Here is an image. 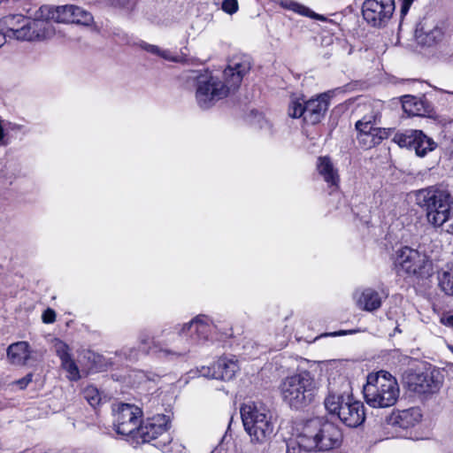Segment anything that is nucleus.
Segmentation results:
<instances>
[{
    "label": "nucleus",
    "instance_id": "obj_43",
    "mask_svg": "<svg viewBox=\"0 0 453 453\" xmlns=\"http://www.w3.org/2000/svg\"><path fill=\"white\" fill-rule=\"evenodd\" d=\"M413 2H414V0H403V4H402V8H401V13L403 15H405L408 12V11Z\"/></svg>",
    "mask_w": 453,
    "mask_h": 453
},
{
    "label": "nucleus",
    "instance_id": "obj_38",
    "mask_svg": "<svg viewBox=\"0 0 453 453\" xmlns=\"http://www.w3.org/2000/svg\"><path fill=\"white\" fill-rule=\"evenodd\" d=\"M42 322L45 324H51L56 320V312L54 310L48 308L42 315Z\"/></svg>",
    "mask_w": 453,
    "mask_h": 453
},
{
    "label": "nucleus",
    "instance_id": "obj_2",
    "mask_svg": "<svg viewBox=\"0 0 453 453\" xmlns=\"http://www.w3.org/2000/svg\"><path fill=\"white\" fill-rule=\"evenodd\" d=\"M327 381V394L324 400L326 411L337 415L347 426L357 427L363 424L365 419V406L353 397L347 377L332 371Z\"/></svg>",
    "mask_w": 453,
    "mask_h": 453
},
{
    "label": "nucleus",
    "instance_id": "obj_25",
    "mask_svg": "<svg viewBox=\"0 0 453 453\" xmlns=\"http://www.w3.org/2000/svg\"><path fill=\"white\" fill-rule=\"evenodd\" d=\"M30 346L27 342H18L7 349V357L12 365H23L30 357Z\"/></svg>",
    "mask_w": 453,
    "mask_h": 453
},
{
    "label": "nucleus",
    "instance_id": "obj_18",
    "mask_svg": "<svg viewBox=\"0 0 453 453\" xmlns=\"http://www.w3.org/2000/svg\"><path fill=\"white\" fill-rule=\"evenodd\" d=\"M421 418V411L418 408L403 410L389 418L387 429L395 430L392 436L407 437V430L418 424Z\"/></svg>",
    "mask_w": 453,
    "mask_h": 453
},
{
    "label": "nucleus",
    "instance_id": "obj_20",
    "mask_svg": "<svg viewBox=\"0 0 453 453\" xmlns=\"http://www.w3.org/2000/svg\"><path fill=\"white\" fill-rule=\"evenodd\" d=\"M386 297L387 295L383 291L372 288H358L353 295L356 306L359 310L368 312L379 310Z\"/></svg>",
    "mask_w": 453,
    "mask_h": 453
},
{
    "label": "nucleus",
    "instance_id": "obj_46",
    "mask_svg": "<svg viewBox=\"0 0 453 453\" xmlns=\"http://www.w3.org/2000/svg\"><path fill=\"white\" fill-rule=\"evenodd\" d=\"M298 452H299L298 449H296L295 447L290 448L289 446H288L286 453H298Z\"/></svg>",
    "mask_w": 453,
    "mask_h": 453
},
{
    "label": "nucleus",
    "instance_id": "obj_3",
    "mask_svg": "<svg viewBox=\"0 0 453 453\" xmlns=\"http://www.w3.org/2000/svg\"><path fill=\"white\" fill-rule=\"evenodd\" d=\"M215 330L216 326L211 318L203 314L197 315L188 322L175 325L173 332H162L166 341L173 343L171 350L164 352L179 357H184L193 347L212 340Z\"/></svg>",
    "mask_w": 453,
    "mask_h": 453
},
{
    "label": "nucleus",
    "instance_id": "obj_33",
    "mask_svg": "<svg viewBox=\"0 0 453 453\" xmlns=\"http://www.w3.org/2000/svg\"><path fill=\"white\" fill-rule=\"evenodd\" d=\"M61 366L67 372V378L69 380H77L80 379L79 368L73 358L62 362Z\"/></svg>",
    "mask_w": 453,
    "mask_h": 453
},
{
    "label": "nucleus",
    "instance_id": "obj_6",
    "mask_svg": "<svg viewBox=\"0 0 453 453\" xmlns=\"http://www.w3.org/2000/svg\"><path fill=\"white\" fill-rule=\"evenodd\" d=\"M416 203L426 211L427 222L440 227L453 215V199L447 190L435 186L415 192Z\"/></svg>",
    "mask_w": 453,
    "mask_h": 453
},
{
    "label": "nucleus",
    "instance_id": "obj_16",
    "mask_svg": "<svg viewBox=\"0 0 453 453\" xmlns=\"http://www.w3.org/2000/svg\"><path fill=\"white\" fill-rule=\"evenodd\" d=\"M375 116H365L356 123L357 140L364 149H371L389 135V130L375 127Z\"/></svg>",
    "mask_w": 453,
    "mask_h": 453
},
{
    "label": "nucleus",
    "instance_id": "obj_31",
    "mask_svg": "<svg viewBox=\"0 0 453 453\" xmlns=\"http://www.w3.org/2000/svg\"><path fill=\"white\" fill-rule=\"evenodd\" d=\"M83 396L92 407L99 405L102 400L101 393L92 385L88 386L83 389Z\"/></svg>",
    "mask_w": 453,
    "mask_h": 453
},
{
    "label": "nucleus",
    "instance_id": "obj_42",
    "mask_svg": "<svg viewBox=\"0 0 453 453\" xmlns=\"http://www.w3.org/2000/svg\"><path fill=\"white\" fill-rule=\"evenodd\" d=\"M33 375L31 373L27 374L24 378L16 381V384L19 387V388H25L31 381Z\"/></svg>",
    "mask_w": 453,
    "mask_h": 453
},
{
    "label": "nucleus",
    "instance_id": "obj_36",
    "mask_svg": "<svg viewBox=\"0 0 453 453\" xmlns=\"http://www.w3.org/2000/svg\"><path fill=\"white\" fill-rule=\"evenodd\" d=\"M221 9L224 12L233 15L239 10L237 0H224L222 2Z\"/></svg>",
    "mask_w": 453,
    "mask_h": 453
},
{
    "label": "nucleus",
    "instance_id": "obj_35",
    "mask_svg": "<svg viewBox=\"0 0 453 453\" xmlns=\"http://www.w3.org/2000/svg\"><path fill=\"white\" fill-rule=\"evenodd\" d=\"M138 0H107V3L114 7L123 9L127 12L132 11Z\"/></svg>",
    "mask_w": 453,
    "mask_h": 453
},
{
    "label": "nucleus",
    "instance_id": "obj_44",
    "mask_svg": "<svg viewBox=\"0 0 453 453\" xmlns=\"http://www.w3.org/2000/svg\"><path fill=\"white\" fill-rule=\"evenodd\" d=\"M441 321L442 324L453 327V315L443 317Z\"/></svg>",
    "mask_w": 453,
    "mask_h": 453
},
{
    "label": "nucleus",
    "instance_id": "obj_39",
    "mask_svg": "<svg viewBox=\"0 0 453 453\" xmlns=\"http://www.w3.org/2000/svg\"><path fill=\"white\" fill-rule=\"evenodd\" d=\"M140 47L146 50L149 53L158 56L160 48L157 45L150 44L148 42H142L140 43Z\"/></svg>",
    "mask_w": 453,
    "mask_h": 453
},
{
    "label": "nucleus",
    "instance_id": "obj_28",
    "mask_svg": "<svg viewBox=\"0 0 453 453\" xmlns=\"http://www.w3.org/2000/svg\"><path fill=\"white\" fill-rule=\"evenodd\" d=\"M441 289L447 295H453V264L448 265L438 273Z\"/></svg>",
    "mask_w": 453,
    "mask_h": 453
},
{
    "label": "nucleus",
    "instance_id": "obj_45",
    "mask_svg": "<svg viewBox=\"0 0 453 453\" xmlns=\"http://www.w3.org/2000/svg\"><path fill=\"white\" fill-rule=\"evenodd\" d=\"M345 334H347L346 331H339V332H334V333L328 334L327 335L338 336V335H345Z\"/></svg>",
    "mask_w": 453,
    "mask_h": 453
},
{
    "label": "nucleus",
    "instance_id": "obj_47",
    "mask_svg": "<svg viewBox=\"0 0 453 453\" xmlns=\"http://www.w3.org/2000/svg\"><path fill=\"white\" fill-rule=\"evenodd\" d=\"M5 42V36L4 35H2V33L0 32V47L3 46Z\"/></svg>",
    "mask_w": 453,
    "mask_h": 453
},
{
    "label": "nucleus",
    "instance_id": "obj_49",
    "mask_svg": "<svg viewBox=\"0 0 453 453\" xmlns=\"http://www.w3.org/2000/svg\"><path fill=\"white\" fill-rule=\"evenodd\" d=\"M4 0H0V3H2Z\"/></svg>",
    "mask_w": 453,
    "mask_h": 453
},
{
    "label": "nucleus",
    "instance_id": "obj_21",
    "mask_svg": "<svg viewBox=\"0 0 453 453\" xmlns=\"http://www.w3.org/2000/svg\"><path fill=\"white\" fill-rule=\"evenodd\" d=\"M416 38L418 43L430 47L443 40L444 30L439 23L426 19L417 27Z\"/></svg>",
    "mask_w": 453,
    "mask_h": 453
},
{
    "label": "nucleus",
    "instance_id": "obj_11",
    "mask_svg": "<svg viewBox=\"0 0 453 453\" xmlns=\"http://www.w3.org/2000/svg\"><path fill=\"white\" fill-rule=\"evenodd\" d=\"M404 382L410 391L419 395L434 394L442 385L441 372L429 365L422 371L410 372L404 376Z\"/></svg>",
    "mask_w": 453,
    "mask_h": 453
},
{
    "label": "nucleus",
    "instance_id": "obj_5",
    "mask_svg": "<svg viewBox=\"0 0 453 453\" xmlns=\"http://www.w3.org/2000/svg\"><path fill=\"white\" fill-rule=\"evenodd\" d=\"M342 441L341 429L332 422L320 418L309 420L297 437L299 448L306 451H327L338 448Z\"/></svg>",
    "mask_w": 453,
    "mask_h": 453
},
{
    "label": "nucleus",
    "instance_id": "obj_41",
    "mask_svg": "<svg viewBox=\"0 0 453 453\" xmlns=\"http://www.w3.org/2000/svg\"><path fill=\"white\" fill-rule=\"evenodd\" d=\"M122 351L126 357L130 360H134L138 357V351L133 348H126Z\"/></svg>",
    "mask_w": 453,
    "mask_h": 453
},
{
    "label": "nucleus",
    "instance_id": "obj_10",
    "mask_svg": "<svg viewBox=\"0 0 453 453\" xmlns=\"http://www.w3.org/2000/svg\"><path fill=\"white\" fill-rule=\"evenodd\" d=\"M170 417L165 414H157L146 418L137 430V437L143 442L154 441L153 445L161 450H166L172 441L168 433Z\"/></svg>",
    "mask_w": 453,
    "mask_h": 453
},
{
    "label": "nucleus",
    "instance_id": "obj_7",
    "mask_svg": "<svg viewBox=\"0 0 453 453\" xmlns=\"http://www.w3.org/2000/svg\"><path fill=\"white\" fill-rule=\"evenodd\" d=\"M318 391V383L306 371L286 377L280 386L283 402L296 410H302L310 405L314 401Z\"/></svg>",
    "mask_w": 453,
    "mask_h": 453
},
{
    "label": "nucleus",
    "instance_id": "obj_22",
    "mask_svg": "<svg viewBox=\"0 0 453 453\" xmlns=\"http://www.w3.org/2000/svg\"><path fill=\"white\" fill-rule=\"evenodd\" d=\"M27 19L21 14L7 15L0 19L1 32L6 37L16 40H24Z\"/></svg>",
    "mask_w": 453,
    "mask_h": 453
},
{
    "label": "nucleus",
    "instance_id": "obj_29",
    "mask_svg": "<svg viewBox=\"0 0 453 453\" xmlns=\"http://www.w3.org/2000/svg\"><path fill=\"white\" fill-rule=\"evenodd\" d=\"M280 5L287 10L293 11V12L299 13L301 15H303V16L312 17V18H315V19H320V20L324 19L320 15L315 14L309 8H307L304 5H302L299 3L295 2L293 0H283L280 2Z\"/></svg>",
    "mask_w": 453,
    "mask_h": 453
},
{
    "label": "nucleus",
    "instance_id": "obj_19",
    "mask_svg": "<svg viewBox=\"0 0 453 453\" xmlns=\"http://www.w3.org/2000/svg\"><path fill=\"white\" fill-rule=\"evenodd\" d=\"M341 88L320 94L316 98L305 101L304 121L315 125L321 121L329 105V99Z\"/></svg>",
    "mask_w": 453,
    "mask_h": 453
},
{
    "label": "nucleus",
    "instance_id": "obj_37",
    "mask_svg": "<svg viewBox=\"0 0 453 453\" xmlns=\"http://www.w3.org/2000/svg\"><path fill=\"white\" fill-rule=\"evenodd\" d=\"M199 373L205 378L216 379V367L214 365L212 366H203L199 370Z\"/></svg>",
    "mask_w": 453,
    "mask_h": 453
},
{
    "label": "nucleus",
    "instance_id": "obj_40",
    "mask_svg": "<svg viewBox=\"0 0 453 453\" xmlns=\"http://www.w3.org/2000/svg\"><path fill=\"white\" fill-rule=\"evenodd\" d=\"M158 56L165 60H169L172 62H179L180 60L179 57L173 56L172 52L168 50L160 49Z\"/></svg>",
    "mask_w": 453,
    "mask_h": 453
},
{
    "label": "nucleus",
    "instance_id": "obj_12",
    "mask_svg": "<svg viewBox=\"0 0 453 453\" xmlns=\"http://www.w3.org/2000/svg\"><path fill=\"white\" fill-rule=\"evenodd\" d=\"M41 13L46 18L53 19V21L57 23L88 27L94 21L93 15L89 12L74 4L45 5Z\"/></svg>",
    "mask_w": 453,
    "mask_h": 453
},
{
    "label": "nucleus",
    "instance_id": "obj_26",
    "mask_svg": "<svg viewBox=\"0 0 453 453\" xmlns=\"http://www.w3.org/2000/svg\"><path fill=\"white\" fill-rule=\"evenodd\" d=\"M138 342L139 346L143 352H158L160 357H169L170 359H174L177 357L173 355L166 354L164 352V350H171L172 349H159L156 344L155 338L147 332H142L140 334Z\"/></svg>",
    "mask_w": 453,
    "mask_h": 453
},
{
    "label": "nucleus",
    "instance_id": "obj_17",
    "mask_svg": "<svg viewBox=\"0 0 453 453\" xmlns=\"http://www.w3.org/2000/svg\"><path fill=\"white\" fill-rule=\"evenodd\" d=\"M41 6L35 13L33 19H27V29L23 41H42L52 38L56 34L54 25L51 23L53 19L46 18L41 13Z\"/></svg>",
    "mask_w": 453,
    "mask_h": 453
},
{
    "label": "nucleus",
    "instance_id": "obj_4",
    "mask_svg": "<svg viewBox=\"0 0 453 453\" xmlns=\"http://www.w3.org/2000/svg\"><path fill=\"white\" fill-rule=\"evenodd\" d=\"M244 431L254 446L269 443L275 434V422L271 411L263 403L248 402L241 407Z\"/></svg>",
    "mask_w": 453,
    "mask_h": 453
},
{
    "label": "nucleus",
    "instance_id": "obj_32",
    "mask_svg": "<svg viewBox=\"0 0 453 453\" xmlns=\"http://www.w3.org/2000/svg\"><path fill=\"white\" fill-rule=\"evenodd\" d=\"M148 376L147 374L139 370H132L125 377V380L132 387H138L142 383L147 381Z\"/></svg>",
    "mask_w": 453,
    "mask_h": 453
},
{
    "label": "nucleus",
    "instance_id": "obj_15",
    "mask_svg": "<svg viewBox=\"0 0 453 453\" xmlns=\"http://www.w3.org/2000/svg\"><path fill=\"white\" fill-rule=\"evenodd\" d=\"M393 141L400 147L413 150L416 155L421 157L433 151L436 147L434 140L420 130L410 129L403 133H397L395 134Z\"/></svg>",
    "mask_w": 453,
    "mask_h": 453
},
{
    "label": "nucleus",
    "instance_id": "obj_23",
    "mask_svg": "<svg viewBox=\"0 0 453 453\" xmlns=\"http://www.w3.org/2000/svg\"><path fill=\"white\" fill-rule=\"evenodd\" d=\"M316 169L318 173L323 178L328 187L332 188L333 190L338 188L340 181L338 170L335 168L329 157L323 156L318 157Z\"/></svg>",
    "mask_w": 453,
    "mask_h": 453
},
{
    "label": "nucleus",
    "instance_id": "obj_24",
    "mask_svg": "<svg viewBox=\"0 0 453 453\" xmlns=\"http://www.w3.org/2000/svg\"><path fill=\"white\" fill-rule=\"evenodd\" d=\"M216 367V380H230L239 370L238 360L234 356L219 357L214 364Z\"/></svg>",
    "mask_w": 453,
    "mask_h": 453
},
{
    "label": "nucleus",
    "instance_id": "obj_8",
    "mask_svg": "<svg viewBox=\"0 0 453 453\" xmlns=\"http://www.w3.org/2000/svg\"><path fill=\"white\" fill-rule=\"evenodd\" d=\"M399 392L397 380L386 371L370 373L363 388L365 402L372 408L393 406L398 399Z\"/></svg>",
    "mask_w": 453,
    "mask_h": 453
},
{
    "label": "nucleus",
    "instance_id": "obj_34",
    "mask_svg": "<svg viewBox=\"0 0 453 453\" xmlns=\"http://www.w3.org/2000/svg\"><path fill=\"white\" fill-rule=\"evenodd\" d=\"M54 349H55L56 354L60 358L61 363L72 358L71 354H70V348L63 341L56 340L54 342Z\"/></svg>",
    "mask_w": 453,
    "mask_h": 453
},
{
    "label": "nucleus",
    "instance_id": "obj_27",
    "mask_svg": "<svg viewBox=\"0 0 453 453\" xmlns=\"http://www.w3.org/2000/svg\"><path fill=\"white\" fill-rule=\"evenodd\" d=\"M402 106L403 111L409 115L422 116L426 113L424 102L413 96H403Z\"/></svg>",
    "mask_w": 453,
    "mask_h": 453
},
{
    "label": "nucleus",
    "instance_id": "obj_13",
    "mask_svg": "<svg viewBox=\"0 0 453 453\" xmlns=\"http://www.w3.org/2000/svg\"><path fill=\"white\" fill-rule=\"evenodd\" d=\"M142 414L139 407L129 403H120L114 415V427L117 434L123 436L137 437Z\"/></svg>",
    "mask_w": 453,
    "mask_h": 453
},
{
    "label": "nucleus",
    "instance_id": "obj_9",
    "mask_svg": "<svg viewBox=\"0 0 453 453\" xmlns=\"http://www.w3.org/2000/svg\"><path fill=\"white\" fill-rule=\"evenodd\" d=\"M395 267L399 273L424 278L431 274L432 262L425 252L403 246L395 252Z\"/></svg>",
    "mask_w": 453,
    "mask_h": 453
},
{
    "label": "nucleus",
    "instance_id": "obj_1",
    "mask_svg": "<svg viewBox=\"0 0 453 453\" xmlns=\"http://www.w3.org/2000/svg\"><path fill=\"white\" fill-rule=\"evenodd\" d=\"M250 69V64L248 61L232 60L220 76L210 72L197 75L195 96L198 106L203 110L210 109L234 92Z\"/></svg>",
    "mask_w": 453,
    "mask_h": 453
},
{
    "label": "nucleus",
    "instance_id": "obj_30",
    "mask_svg": "<svg viewBox=\"0 0 453 453\" xmlns=\"http://www.w3.org/2000/svg\"><path fill=\"white\" fill-rule=\"evenodd\" d=\"M304 111H305V101L303 98H297L291 100L288 106V115L291 118H300L303 117L304 119Z\"/></svg>",
    "mask_w": 453,
    "mask_h": 453
},
{
    "label": "nucleus",
    "instance_id": "obj_48",
    "mask_svg": "<svg viewBox=\"0 0 453 453\" xmlns=\"http://www.w3.org/2000/svg\"><path fill=\"white\" fill-rule=\"evenodd\" d=\"M449 349L453 353V346H449Z\"/></svg>",
    "mask_w": 453,
    "mask_h": 453
},
{
    "label": "nucleus",
    "instance_id": "obj_14",
    "mask_svg": "<svg viewBox=\"0 0 453 453\" xmlns=\"http://www.w3.org/2000/svg\"><path fill=\"white\" fill-rule=\"evenodd\" d=\"M395 12V0H365L362 5L365 20L374 27H385Z\"/></svg>",
    "mask_w": 453,
    "mask_h": 453
}]
</instances>
